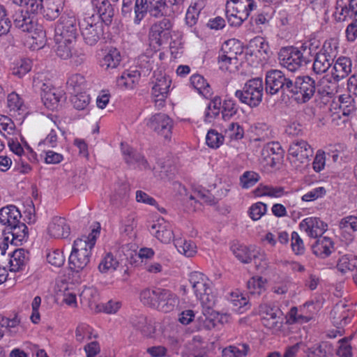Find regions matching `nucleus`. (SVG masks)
Returning a JSON list of instances; mask_svg holds the SVG:
<instances>
[{
    "label": "nucleus",
    "instance_id": "nucleus-31",
    "mask_svg": "<svg viewBox=\"0 0 357 357\" xmlns=\"http://www.w3.org/2000/svg\"><path fill=\"white\" fill-rule=\"evenodd\" d=\"M121 150L124 155V160L129 165H137L144 168L148 167L147 161L140 153L133 151V150L128 146H124L121 143Z\"/></svg>",
    "mask_w": 357,
    "mask_h": 357
},
{
    "label": "nucleus",
    "instance_id": "nucleus-40",
    "mask_svg": "<svg viewBox=\"0 0 357 357\" xmlns=\"http://www.w3.org/2000/svg\"><path fill=\"white\" fill-rule=\"evenodd\" d=\"M119 265V260L113 255L112 253H107L101 259L98 269L102 273L112 272L116 270Z\"/></svg>",
    "mask_w": 357,
    "mask_h": 357
},
{
    "label": "nucleus",
    "instance_id": "nucleus-33",
    "mask_svg": "<svg viewBox=\"0 0 357 357\" xmlns=\"http://www.w3.org/2000/svg\"><path fill=\"white\" fill-rule=\"evenodd\" d=\"M55 52L56 55L62 59H68L72 56V50L75 42H70L68 39L55 37Z\"/></svg>",
    "mask_w": 357,
    "mask_h": 357
},
{
    "label": "nucleus",
    "instance_id": "nucleus-2",
    "mask_svg": "<svg viewBox=\"0 0 357 357\" xmlns=\"http://www.w3.org/2000/svg\"><path fill=\"white\" fill-rule=\"evenodd\" d=\"M99 234L98 229H93L88 236H82L74 241L69 256V267L72 271L78 273L88 266Z\"/></svg>",
    "mask_w": 357,
    "mask_h": 357
},
{
    "label": "nucleus",
    "instance_id": "nucleus-10",
    "mask_svg": "<svg viewBox=\"0 0 357 357\" xmlns=\"http://www.w3.org/2000/svg\"><path fill=\"white\" fill-rule=\"evenodd\" d=\"M173 24L169 18L163 17L162 20L154 22L149 30V38L157 45H161L170 38V31Z\"/></svg>",
    "mask_w": 357,
    "mask_h": 357
},
{
    "label": "nucleus",
    "instance_id": "nucleus-56",
    "mask_svg": "<svg viewBox=\"0 0 357 357\" xmlns=\"http://www.w3.org/2000/svg\"><path fill=\"white\" fill-rule=\"evenodd\" d=\"M13 2L20 6H25L26 10L32 13H38L43 7V0H13Z\"/></svg>",
    "mask_w": 357,
    "mask_h": 357
},
{
    "label": "nucleus",
    "instance_id": "nucleus-59",
    "mask_svg": "<svg viewBox=\"0 0 357 357\" xmlns=\"http://www.w3.org/2000/svg\"><path fill=\"white\" fill-rule=\"evenodd\" d=\"M259 175L255 172H245L240 178L243 188H250L255 185L259 180Z\"/></svg>",
    "mask_w": 357,
    "mask_h": 357
},
{
    "label": "nucleus",
    "instance_id": "nucleus-46",
    "mask_svg": "<svg viewBox=\"0 0 357 357\" xmlns=\"http://www.w3.org/2000/svg\"><path fill=\"white\" fill-rule=\"evenodd\" d=\"M222 109V117L225 121H227L236 114L238 106L233 99L228 98L224 100Z\"/></svg>",
    "mask_w": 357,
    "mask_h": 357
},
{
    "label": "nucleus",
    "instance_id": "nucleus-37",
    "mask_svg": "<svg viewBox=\"0 0 357 357\" xmlns=\"http://www.w3.org/2000/svg\"><path fill=\"white\" fill-rule=\"evenodd\" d=\"M149 15L154 18L166 17L168 6L166 0H148Z\"/></svg>",
    "mask_w": 357,
    "mask_h": 357
},
{
    "label": "nucleus",
    "instance_id": "nucleus-21",
    "mask_svg": "<svg viewBox=\"0 0 357 357\" xmlns=\"http://www.w3.org/2000/svg\"><path fill=\"white\" fill-rule=\"evenodd\" d=\"M21 218L20 211L14 205H8L0 209V223L7 228L17 225Z\"/></svg>",
    "mask_w": 357,
    "mask_h": 357
},
{
    "label": "nucleus",
    "instance_id": "nucleus-48",
    "mask_svg": "<svg viewBox=\"0 0 357 357\" xmlns=\"http://www.w3.org/2000/svg\"><path fill=\"white\" fill-rule=\"evenodd\" d=\"M224 140V136L214 129L209 130L206 136V143L212 149L219 148L223 144Z\"/></svg>",
    "mask_w": 357,
    "mask_h": 357
},
{
    "label": "nucleus",
    "instance_id": "nucleus-36",
    "mask_svg": "<svg viewBox=\"0 0 357 357\" xmlns=\"http://www.w3.org/2000/svg\"><path fill=\"white\" fill-rule=\"evenodd\" d=\"M8 229L10 230L12 236L11 243L17 245L26 241L28 238V228L24 223L19 221L17 225L11 226Z\"/></svg>",
    "mask_w": 357,
    "mask_h": 357
},
{
    "label": "nucleus",
    "instance_id": "nucleus-42",
    "mask_svg": "<svg viewBox=\"0 0 357 357\" xmlns=\"http://www.w3.org/2000/svg\"><path fill=\"white\" fill-rule=\"evenodd\" d=\"M133 23L139 25L147 13L149 14L148 0H135Z\"/></svg>",
    "mask_w": 357,
    "mask_h": 357
},
{
    "label": "nucleus",
    "instance_id": "nucleus-62",
    "mask_svg": "<svg viewBox=\"0 0 357 357\" xmlns=\"http://www.w3.org/2000/svg\"><path fill=\"white\" fill-rule=\"evenodd\" d=\"M266 211L267 205L259 202L250 206L249 209V215L253 220H258L266 213Z\"/></svg>",
    "mask_w": 357,
    "mask_h": 357
},
{
    "label": "nucleus",
    "instance_id": "nucleus-51",
    "mask_svg": "<svg viewBox=\"0 0 357 357\" xmlns=\"http://www.w3.org/2000/svg\"><path fill=\"white\" fill-rule=\"evenodd\" d=\"M252 259H255V263L258 270L263 271L268 268L269 261L267 258V255L264 251L261 249L256 247L254 250Z\"/></svg>",
    "mask_w": 357,
    "mask_h": 357
},
{
    "label": "nucleus",
    "instance_id": "nucleus-39",
    "mask_svg": "<svg viewBox=\"0 0 357 357\" xmlns=\"http://www.w3.org/2000/svg\"><path fill=\"white\" fill-rule=\"evenodd\" d=\"M7 105L9 108L10 112H13V114H15L16 113L21 114L25 112L26 109L24 100L19 94L15 92H12L8 94L7 98Z\"/></svg>",
    "mask_w": 357,
    "mask_h": 357
},
{
    "label": "nucleus",
    "instance_id": "nucleus-13",
    "mask_svg": "<svg viewBox=\"0 0 357 357\" xmlns=\"http://www.w3.org/2000/svg\"><path fill=\"white\" fill-rule=\"evenodd\" d=\"M284 151L278 142L267 143L261 150V159L265 165L271 167H275L282 160Z\"/></svg>",
    "mask_w": 357,
    "mask_h": 357
},
{
    "label": "nucleus",
    "instance_id": "nucleus-30",
    "mask_svg": "<svg viewBox=\"0 0 357 357\" xmlns=\"http://www.w3.org/2000/svg\"><path fill=\"white\" fill-rule=\"evenodd\" d=\"M121 56L116 48L109 49L100 61V66L106 70L116 68L120 63Z\"/></svg>",
    "mask_w": 357,
    "mask_h": 357
},
{
    "label": "nucleus",
    "instance_id": "nucleus-3",
    "mask_svg": "<svg viewBox=\"0 0 357 357\" xmlns=\"http://www.w3.org/2000/svg\"><path fill=\"white\" fill-rule=\"evenodd\" d=\"M311 45L312 43L309 42L308 45L306 43L303 44L301 50L293 47L282 48L279 52L281 65L291 72L306 65L310 62L309 56L311 54Z\"/></svg>",
    "mask_w": 357,
    "mask_h": 357
},
{
    "label": "nucleus",
    "instance_id": "nucleus-26",
    "mask_svg": "<svg viewBox=\"0 0 357 357\" xmlns=\"http://www.w3.org/2000/svg\"><path fill=\"white\" fill-rule=\"evenodd\" d=\"M352 62L349 57L341 56L335 61L333 76L336 81L346 77L351 72Z\"/></svg>",
    "mask_w": 357,
    "mask_h": 357
},
{
    "label": "nucleus",
    "instance_id": "nucleus-4",
    "mask_svg": "<svg viewBox=\"0 0 357 357\" xmlns=\"http://www.w3.org/2000/svg\"><path fill=\"white\" fill-rule=\"evenodd\" d=\"M263 94L264 85L261 77L248 80L242 90H237L235 92V96L242 103L251 107H256L261 102Z\"/></svg>",
    "mask_w": 357,
    "mask_h": 357
},
{
    "label": "nucleus",
    "instance_id": "nucleus-32",
    "mask_svg": "<svg viewBox=\"0 0 357 357\" xmlns=\"http://www.w3.org/2000/svg\"><path fill=\"white\" fill-rule=\"evenodd\" d=\"M20 322V321L16 315L12 319L0 316V339L7 333L10 335L16 334Z\"/></svg>",
    "mask_w": 357,
    "mask_h": 357
},
{
    "label": "nucleus",
    "instance_id": "nucleus-64",
    "mask_svg": "<svg viewBox=\"0 0 357 357\" xmlns=\"http://www.w3.org/2000/svg\"><path fill=\"white\" fill-rule=\"evenodd\" d=\"M332 354L333 347L328 342H322L314 350V357H330Z\"/></svg>",
    "mask_w": 357,
    "mask_h": 357
},
{
    "label": "nucleus",
    "instance_id": "nucleus-19",
    "mask_svg": "<svg viewBox=\"0 0 357 357\" xmlns=\"http://www.w3.org/2000/svg\"><path fill=\"white\" fill-rule=\"evenodd\" d=\"M70 233L66 220L61 217H54L48 227V234L56 238H66Z\"/></svg>",
    "mask_w": 357,
    "mask_h": 357
},
{
    "label": "nucleus",
    "instance_id": "nucleus-15",
    "mask_svg": "<svg viewBox=\"0 0 357 357\" xmlns=\"http://www.w3.org/2000/svg\"><path fill=\"white\" fill-rule=\"evenodd\" d=\"M182 191H183L185 194V197L183 198L185 201H190L191 205L193 206L194 210L196 208V204H214V197L209 192L208 190L203 188L202 187H197L192 190V192L190 195L186 193V189L184 186H181L180 193L182 194Z\"/></svg>",
    "mask_w": 357,
    "mask_h": 357
},
{
    "label": "nucleus",
    "instance_id": "nucleus-47",
    "mask_svg": "<svg viewBox=\"0 0 357 357\" xmlns=\"http://www.w3.org/2000/svg\"><path fill=\"white\" fill-rule=\"evenodd\" d=\"M339 227L342 233H347L349 235V240L351 241L352 238L349 233L350 231H357V217L349 215L342 218L339 223Z\"/></svg>",
    "mask_w": 357,
    "mask_h": 357
},
{
    "label": "nucleus",
    "instance_id": "nucleus-34",
    "mask_svg": "<svg viewBox=\"0 0 357 357\" xmlns=\"http://www.w3.org/2000/svg\"><path fill=\"white\" fill-rule=\"evenodd\" d=\"M250 15L231 6L226 4V17L227 22L231 26H240Z\"/></svg>",
    "mask_w": 357,
    "mask_h": 357
},
{
    "label": "nucleus",
    "instance_id": "nucleus-60",
    "mask_svg": "<svg viewBox=\"0 0 357 357\" xmlns=\"http://www.w3.org/2000/svg\"><path fill=\"white\" fill-rule=\"evenodd\" d=\"M226 134L231 140H239L244 137V129L239 123L232 122L226 130Z\"/></svg>",
    "mask_w": 357,
    "mask_h": 357
},
{
    "label": "nucleus",
    "instance_id": "nucleus-23",
    "mask_svg": "<svg viewBox=\"0 0 357 357\" xmlns=\"http://www.w3.org/2000/svg\"><path fill=\"white\" fill-rule=\"evenodd\" d=\"M93 7L97 10L98 18L105 24L111 23L114 16V9L109 0H92Z\"/></svg>",
    "mask_w": 357,
    "mask_h": 357
},
{
    "label": "nucleus",
    "instance_id": "nucleus-49",
    "mask_svg": "<svg viewBox=\"0 0 357 357\" xmlns=\"http://www.w3.org/2000/svg\"><path fill=\"white\" fill-rule=\"evenodd\" d=\"M221 107V99L215 97L211 100L205 112V120L211 122L213 119L219 115Z\"/></svg>",
    "mask_w": 357,
    "mask_h": 357
},
{
    "label": "nucleus",
    "instance_id": "nucleus-53",
    "mask_svg": "<svg viewBox=\"0 0 357 357\" xmlns=\"http://www.w3.org/2000/svg\"><path fill=\"white\" fill-rule=\"evenodd\" d=\"M90 97L85 93H78L71 98V102L77 110L87 109L90 103Z\"/></svg>",
    "mask_w": 357,
    "mask_h": 357
},
{
    "label": "nucleus",
    "instance_id": "nucleus-28",
    "mask_svg": "<svg viewBox=\"0 0 357 357\" xmlns=\"http://www.w3.org/2000/svg\"><path fill=\"white\" fill-rule=\"evenodd\" d=\"M333 250V243L332 240L326 236L317 237L314 244V255L324 259L328 257Z\"/></svg>",
    "mask_w": 357,
    "mask_h": 357
},
{
    "label": "nucleus",
    "instance_id": "nucleus-27",
    "mask_svg": "<svg viewBox=\"0 0 357 357\" xmlns=\"http://www.w3.org/2000/svg\"><path fill=\"white\" fill-rule=\"evenodd\" d=\"M63 0H47L43 7L44 17L47 20H54L63 10Z\"/></svg>",
    "mask_w": 357,
    "mask_h": 357
},
{
    "label": "nucleus",
    "instance_id": "nucleus-57",
    "mask_svg": "<svg viewBox=\"0 0 357 357\" xmlns=\"http://www.w3.org/2000/svg\"><path fill=\"white\" fill-rule=\"evenodd\" d=\"M47 261L56 267H61L65 262L63 252L59 249H52L47 253Z\"/></svg>",
    "mask_w": 357,
    "mask_h": 357
},
{
    "label": "nucleus",
    "instance_id": "nucleus-58",
    "mask_svg": "<svg viewBox=\"0 0 357 357\" xmlns=\"http://www.w3.org/2000/svg\"><path fill=\"white\" fill-rule=\"evenodd\" d=\"M57 131L55 129H52L46 138L38 143V151H45L46 147L55 148L57 146Z\"/></svg>",
    "mask_w": 357,
    "mask_h": 357
},
{
    "label": "nucleus",
    "instance_id": "nucleus-41",
    "mask_svg": "<svg viewBox=\"0 0 357 357\" xmlns=\"http://www.w3.org/2000/svg\"><path fill=\"white\" fill-rule=\"evenodd\" d=\"M190 84L193 88L204 97L211 95V88L206 80L200 75H193L190 77Z\"/></svg>",
    "mask_w": 357,
    "mask_h": 357
},
{
    "label": "nucleus",
    "instance_id": "nucleus-8",
    "mask_svg": "<svg viewBox=\"0 0 357 357\" xmlns=\"http://www.w3.org/2000/svg\"><path fill=\"white\" fill-rule=\"evenodd\" d=\"M333 75H326L317 80L315 85L314 79V93L317 91V96L324 105L327 104L330 98L337 92V82Z\"/></svg>",
    "mask_w": 357,
    "mask_h": 357
},
{
    "label": "nucleus",
    "instance_id": "nucleus-20",
    "mask_svg": "<svg viewBox=\"0 0 357 357\" xmlns=\"http://www.w3.org/2000/svg\"><path fill=\"white\" fill-rule=\"evenodd\" d=\"M41 99L44 105L50 109H54L57 107L58 103L63 98L61 91L55 88H52L45 84L41 88Z\"/></svg>",
    "mask_w": 357,
    "mask_h": 357
},
{
    "label": "nucleus",
    "instance_id": "nucleus-16",
    "mask_svg": "<svg viewBox=\"0 0 357 357\" xmlns=\"http://www.w3.org/2000/svg\"><path fill=\"white\" fill-rule=\"evenodd\" d=\"M34 14L28 10H20L16 13L14 18V25L22 31L31 33L37 26L36 18Z\"/></svg>",
    "mask_w": 357,
    "mask_h": 357
},
{
    "label": "nucleus",
    "instance_id": "nucleus-35",
    "mask_svg": "<svg viewBox=\"0 0 357 357\" xmlns=\"http://www.w3.org/2000/svg\"><path fill=\"white\" fill-rule=\"evenodd\" d=\"M241 53L242 48L239 42L235 39H230L222 44L219 54H227L229 61H234V59H238L237 55Z\"/></svg>",
    "mask_w": 357,
    "mask_h": 357
},
{
    "label": "nucleus",
    "instance_id": "nucleus-43",
    "mask_svg": "<svg viewBox=\"0 0 357 357\" xmlns=\"http://www.w3.org/2000/svg\"><path fill=\"white\" fill-rule=\"evenodd\" d=\"M174 245L177 250L188 257H191L197 252V247L195 244L189 241L178 238L174 241Z\"/></svg>",
    "mask_w": 357,
    "mask_h": 357
},
{
    "label": "nucleus",
    "instance_id": "nucleus-1",
    "mask_svg": "<svg viewBox=\"0 0 357 357\" xmlns=\"http://www.w3.org/2000/svg\"><path fill=\"white\" fill-rule=\"evenodd\" d=\"M266 91L271 95L281 91L291 97L295 96L298 102L304 103L312 96V79L310 76H303L296 77L293 82L282 71L271 70L266 74Z\"/></svg>",
    "mask_w": 357,
    "mask_h": 357
},
{
    "label": "nucleus",
    "instance_id": "nucleus-5",
    "mask_svg": "<svg viewBox=\"0 0 357 357\" xmlns=\"http://www.w3.org/2000/svg\"><path fill=\"white\" fill-rule=\"evenodd\" d=\"M103 23L104 22L95 15L86 17L79 22L81 34L86 44L94 45L102 37Z\"/></svg>",
    "mask_w": 357,
    "mask_h": 357
},
{
    "label": "nucleus",
    "instance_id": "nucleus-9",
    "mask_svg": "<svg viewBox=\"0 0 357 357\" xmlns=\"http://www.w3.org/2000/svg\"><path fill=\"white\" fill-rule=\"evenodd\" d=\"M171 82L172 81L169 77L162 73L155 75V80L153 81L152 96L155 107L158 109L162 108L165 105Z\"/></svg>",
    "mask_w": 357,
    "mask_h": 357
},
{
    "label": "nucleus",
    "instance_id": "nucleus-55",
    "mask_svg": "<svg viewBox=\"0 0 357 357\" xmlns=\"http://www.w3.org/2000/svg\"><path fill=\"white\" fill-rule=\"evenodd\" d=\"M158 297V288L155 289H146L140 293V300L145 305L155 307Z\"/></svg>",
    "mask_w": 357,
    "mask_h": 357
},
{
    "label": "nucleus",
    "instance_id": "nucleus-25",
    "mask_svg": "<svg viewBox=\"0 0 357 357\" xmlns=\"http://www.w3.org/2000/svg\"><path fill=\"white\" fill-rule=\"evenodd\" d=\"M255 246L247 247L236 242L231 244L230 250L234 255L242 263L249 264L252 260Z\"/></svg>",
    "mask_w": 357,
    "mask_h": 357
},
{
    "label": "nucleus",
    "instance_id": "nucleus-6",
    "mask_svg": "<svg viewBox=\"0 0 357 357\" xmlns=\"http://www.w3.org/2000/svg\"><path fill=\"white\" fill-rule=\"evenodd\" d=\"M148 128L169 142L172 135L173 121L164 113H158L145 120Z\"/></svg>",
    "mask_w": 357,
    "mask_h": 357
},
{
    "label": "nucleus",
    "instance_id": "nucleus-14",
    "mask_svg": "<svg viewBox=\"0 0 357 357\" xmlns=\"http://www.w3.org/2000/svg\"><path fill=\"white\" fill-rule=\"evenodd\" d=\"M179 301L177 296L171 291L165 289L158 288V297L155 308L163 312H169L178 305Z\"/></svg>",
    "mask_w": 357,
    "mask_h": 357
},
{
    "label": "nucleus",
    "instance_id": "nucleus-38",
    "mask_svg": "<svg viewBox=\"0 0 357 357\" xmlns=\"http://www.w3.org/2000/svg\"><path fill=\"white\" fill-rule=\"evenodd\" d=\"M140 77V73L137 70H126L117 79V84L120 87L126 89L133 88L135 84L138 82Z\"/></svg>",
    "mask_w": 357,
    "mask_h": 357
},
{
    "label": "nucleus",
    "instance_id": "nucleus-50",
    "mask_svg": "<svg viewBox=\"0 0 357 357\" xmlns=\"http://www.w3.org/2000/svg\"><path fill=\"white\" fill-rule=\"evenodd\" d=\"M32 67L31 61L29 59H21L14 63L12 68L13 75L22 77L29 73Z\"/></svg>",
    "mask_w": 357,
    "mask_h": 357
},
{
    "label": "nucleus",
    "instance_id": "nucleus-29",
    "mask_svg": "<svg viewBox=\"0 0 357 357\" xmlns=\"http://www.w3.org/2000/svg\"><path fill=\"white\" fill-rule=\"evenodd\" d=\"M340 109L344 116L356 114L357 111V96L344 93L339 96Z\"/></svg>",
    "mask_w": 357,
    "mask_h": 357
},
{
    "label": "nucleus",
    "instance_id": "nucleus-24",
    "mask_svg": "<svg viewBox=\"0 0 357 357\" xmlns=\"http://www.w3.org/2000/svg\"><path fill=\"white\" fill-rule=\"evenodd\" d=\"M29 252L23 248L15 250L10 255V270L17 272L22 270L29 261Z\"/></svg>",
    "mask_w": 357,
    "mask_h": 357
},
{
    "label": "nucleus",
    "instance_id": "nucleus-18",
    "mask_svg": "<svg viewBox=\"0 0 357 357\" xmlns=\"http://www.w3.org/2000/svg\"><path fill=\"white\" fill-rule=\"evenodd\" d=\"M189 282L196 297L206 294V291L211 288L208 278L199 271H193L190 273Z\"/></svg>",
    "mask_w": 357,
    "mask_h": 357
},
{
    "label": "nucleus",
    "instance_id": "nucleus-63",
    "mask_svg": "<svg viewBox=\"0 0 357 357\" xmlns=\"http://www.w3.org/2000/svg\"><path fill=\"white\" fill-rule=\"evenodd\" d=\"M227 59V54H219L218 64L219 68L223 71H233L234 70L238 64V59H234V61H229Z\"/></svg>",
    "mask_w": 357,
    "mask_h": 357
},
{
    "label": "nucleus",
    "instance_id": "nucleus-45",
    "mask_svg": "<svg viewBox=\"0 0 357 357\" xmlns=\"http://www.w3.org/2000/svg\"><path fill=\"white\" fill-rule=\"evenodd\" d=\"M226 4L234 6L243 13H247L249 15L257 7L255 0H227Z\"/></svg>",
    "mask_w": 357,
    "mask_h": 357
},
{
    "label": "nucleus",
    "instance_id": "nucleus-54",
    "mask_svg": "<svg viewBox=\"0 0 357 357\" xmlns=\"http://www.w3.org/2000/svg\"><path fill=\"white\" fill-rule=\"evenodd\" d=\"M265 280L262 277H253L248 283V289L250 294L259 295L264 290Z\"/></svg>",
    "mask_w": 357,
    "mask_h": 357
},
{
    "label": "nucleus",
    "instance_id": "nucleus-17",
    "mask_svg": "<svg viewBox=\"0 0 357 357\" xmlns=\"http://www.w3.org/2000/svg\"><path fill=\"white\" fill-rule=\"evenodd\" d=\"M151 233L164 243L171 242L174 233L171 225L164 219H159L151 227Z\"/></svg>",
    "mask_w": 357,
    "mask_h": 357
},
{
    "label": "nucleus",
    "instance_id": "nucleus-7",
    "mask_svg": "<svg viewBox=\"0 0 357 357\" xmlns=\"http://www.w3.org/2000/svg\"><path fill=\"white\" fill-rule=\"evenodd\" d=\"M54 36H60L70 42H75L77 36L75 17L67 14L61 15L56 25Z\"/></svg>",
    "mask_w": 357,
    "mask_h": 357
},
{
    "label": "nucleus",
    "instance_id": "nucleus-44",
    "mask_svg": "<svg viewBox=\"0 0 357 357\" xmlns=\"http://www.w3.org/2000/svg\"><path fill=\"white\" fill-rule=\"evenodd\" d=\"M85 82L86 80L83 75L77 73L73 74L68 78L67 89L71 93H80L79 91L84 88Z\"/></svg>",
    "mask_w": 357,
    "mask_h": 357
},
{
    "label": "nucleus",
    "instance_id": "nucleus-52",
    "mask_svg": "<svg viewBox=\"0 0 357 357\" xmlns=\"http://www.w3.org/2000/svg\"><path fill=\"white\" fill-rule=\"evenodd\" d=\"M331 61L326 56L316 53L314 58V73L320 74L326 72L331 66Z\"/></svg>",
    "mask_w": 357,
    "mask_h": 357
},
{
    "label": "nucleus",
    "instance_id": "nucleus-12",
    "mask_svg": "<svg viewBox=\"0 0 357 357\" xmlns=\"http://www.w3.org/2000/svg\"><path fill=\"white\" fill-rule=\"evenodd\" d=\"M331 317L334 325L342 327L350 322L354 317V312L347 301H338L331 312Z\"/></svg>",
    "mask_w": 357,
    "mask_h": 357
},
{
    "label": "nucleus",
    "instance_id": "nucleus-61",
    "mask_svg": "<svg viewBox=\"0 0 357 357\" xmlns=\"http://www.w3.org/2000/svg\"><path fill=\"white\" fill-rule=\"evenodd\" d=\"M255 132L257 136L256 140H266L273 137L272 130L270 127L263 123H258L255 126Z\"/></svg>",
    "mask_w": 357,
    "mask_h": 357
},
{
    "label": "nucleus",
    "instance_id": "nucleus-22",
    "mask_svg": "<svg viewBox=\"0 0 357 357\" xmlns=\"http://www.w3.org/2000/svg\"><path fill=\"white\" fill-rule=\"evenodd\" d=\"M261 312L263 314V324L269 328L277 326L282 314L278 307H271L267 305L261 307Z\"/></svg>",
    "mask_w": 357,
    "mask_h": 357
},
{
    "label": "nucleus",
    "instance_id": "nucleus-11",
    "mask_svg": "<svg viewBox=\"0 0 357 357\" xmlns=\"http://www.w3.org/2000/svg\"><path fill=\"white\" fill-rule=\"evenodd\" d=\"M289 159L294 162H300L303 167H308L310 165L309 156L312 155V150L310 146L305 141L292 143L289 148Z\"/></svg>",
    "mask_w": 357,
    "mask_h": 357
}]
</instances>
